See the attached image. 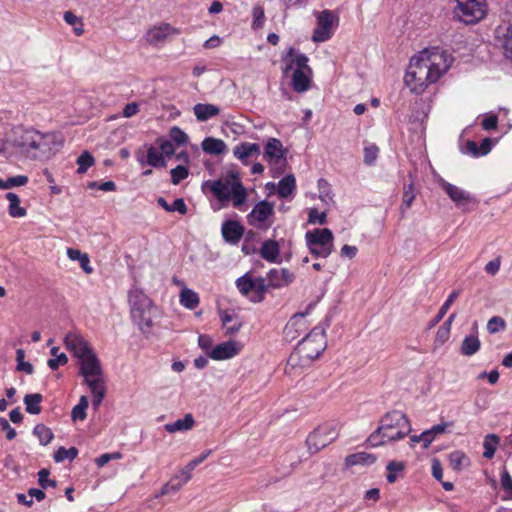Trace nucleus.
<instances>
[{"label":"nucleus","instance_id":"7","mask_svg":"<svg viewBox=\"0 0 512 512\" xmlns=\"http://www.w3.org/2000/svg\"><path fill=\"white\" fill-rule=\"evenodd\" d=\"M338 16L330 10L317 13V26L313 31L314 42H325L332 37L334 29L338 26Z\"/></svg>","mask_w":512,"mask_h":512},{"label":"nucleus","instance_id":"3","mask_svg":"<svg viewBox=\"0 0 512 512\" xmlns=\"http://www.w3.org/2000/svg\"><path fill=\"white\" fill-rule=\"evenodd\" d=\"M209 191L220 202L233 200V206H242L247 199V192L236 173L230 172L225 180H208L203 184V189Z\"/></svg>","mask_w":512,"mask_h":512},{"label":"nucleus","instance_id":"38","mask_svg":"<svg viewBox=\"0 0 512 512\" xmlns=\"http://www.w3.org/2000/svg\"><path fill=\"white\" fill-rule=\"evenodd\" d=\"M221 321L223 327L228 333H234L241 327V322L237 319V317L227 311L221 313Z\"/></svg>","mask_w":512,"mask_h":512},{"label":"nucleus","instance_id":"11","mask_svg":"<svg viewBox=\"0 0 512 512\" xmlns=\"http://www.w3.org/2000/svg\"><path fill=\"white\" fill-rule=\"evenodd\" d=\"M131 317L140 316V311L156 307L152 300L139 288L132 287L128 293Z\"/></svg>","mask_w":512,"mask_h":512},{"label":"nucleus","instance_id":"5","mask_svg":"<svg viewBox=\"0 0 512 512\" xmlns=\"http://www.w3.org/2000/svg\"><path fill=\"white\" fill-rule=\"evenodd\" d=\"M338 435L339 433L336 423H326L318 426L306 439L309 453L316 454L336 440Z\"/></svg>","mask_w":512,"mask_h":512},{"label":"nucleus","instance_id":"36","mask_svg":"<svg viewBox=\"0 0 512 512\" xmlns=\"http://www.w3.org/2000/svg\"><path fill=\"white\" fill-rule=\"evenodd\" d=\"M268 282L262 277L252 279V293L251 300L253 302H261L264 299V293L268 288Z\"/></svg>","mask_w":512,"mask_h":512},{"label":"nucleus","instance_id":"62","mask_svg":"<svg viewBox=\"0 0 512 512\" xmlns=\"http://www.w3.org/2000/svg\"><path fill=\"white\" fill-rule=\"evenodd\" d=\"M501 486L512 499V477L506 469L501 474Z\"/></svg>","mask_w":512,"mask_h":512},{"label":"nucleus","instance_id":"24","mask_svg":"<svg viewBox=\"0 0 512 512\" xmlns=\"http://www.w3.org/2000/svg\"><path fill=\"white\" fill-rule=\"evenodd\" d=\"M202 150L211 155H221L227 150V145L222 139L207 137L201 143Z\"/></svg>","mask_w":512,"mask_h":512},{"label":"nucleus","instance_id":"13","mask_svg":"<svg viewBox=\"0 0 512 512\" xmlns=\"http://www.w3.org/2000/svg\"><path fill=\"white\" fill-rule=\"evenodd\" d=\"M321 354H289L287 359L286 373H301L308 368L315 360L320 358Z\"/></svg>","mask_w":512,"mask_h":512},{"label":"nucleus","instance_id":"14","mask_svg":"<svg viewBox=\"0 0 512 512\" xmlns=\"http://www.w3.org/2000/svg\"><path fill=\"white\" fill-rule=\"evenodd\" d=\"M212 338L208 335L198 337V345L204 352H238L242 349L239 342L229 340L212 347Z\"/></svg>","mask_w":512,"mask_h":512},{"label":"nucleus","instance_id":"42","mask_svg":"<svg viewBox=\"0 0 512 512\" xmlns=\"http://www.w3.org/2000/svg\"><path fill=\"white\" fill-rule=\"evenodd\" d=\"M498 442H499V437L497 435H495V434H488L485 437V440H484V443H483V447H484L483 456H484V458L491 459V458L494 457V454H495Z\"/></svg>","mask_w":512,"mask_h":512},{"label":"nucleus","instance_id":"25","mask_svg":"<svg viewBox=\"0 0 512 512\" xmlns=\"http://www.w3.org/2000/svg\"><path fill=\"white\" fill-rule=\"evenodd\" d=\"M456 318V313H452L447 320L438 328L436 337L434 340L435 348H440L450 338L451 325Z\"/></svg>","mask_w":512,"mask_h":512},{"label":"nucleus","instance_id":"55","mask_svg":"<svg viewBox=\"0 0 512 512\" xmlns=\"http://www.w3.org/2000/svg\"><path fill=\"white\" fill-rule=\"evenodd\" d=\"M452 425L451 423L443 422L437 425L432 426L430 429L425 430L424 432H428L429 436L426 439L429 441V445L433 442L435 437L439 434H442L446 431L448 426Z\"/></svg>","mask_w":512,"mask_h":512},{"label":"nucleus","instance_id":"33","mask_svg":"<svg viewBox=\"0 0 512 512\" xmlns=\"http://www.w3.org/2000/svg\"><path fill=\"white\" fill-rule=\"evenodd\" d=\"M460 291L454 290L451 292V294L448 296L446 301L442 304L440 307L438 313L435 315V317L430 321L429 327H433L436 324H438L445 316V314L450 309L451 305L455 302V300L459 297Z\"/></svg>","mask_w":512,"mask_h":512},{"label":"nucleus","instance_id":"37","mask_svg":"<svg viewBox=\"0 0 512 512\" xmlns=\"http://www.w3.org/2000/svg\"><path fill=\"white\" fill-rule=\"evenodd\" d=\"M63 18L73 28V32L77 36H81L84 33V23L81 17L76 16L72 11H66Z\"/></svg>","mask_w":512,"mask_h":512},{"label":"nucleus","instance_id":"45","mask_svg":"<svg viewBox=\"0 0 512 512\" xmlns=\"http://www.w3.org/2000/svg\"><path fill=\"white\" fill-rule=\"evenodd\" d=\"M449 464L454 470H460L469 462L468 457L461 451H453L449 454Z\"/></svg>","mask_w":512,"mask_h":512},{"label":"nucleus","instance_id":"27","mask_svg":"<svg viewBox=\"0 0 512 512\" xmlns=\"http://www.w3.org/2000/svg\"><path fill=\"white\" fill-rule=\"evenodd\" d=\"M286 58H290L291 62L287 64L284 72L286 73L288 70L292 69V65L295 64L297 66L296 69L306 70L311 72V68L308 66V57L304 54H296L295 49L290 47L287 50Z\"/></svg>","mask_w":512,"mask_h":512},{"label":"nucleus","instance_id":"35","mask_svg":"<svg viewBox=\"0 0 512 512\" xmlns=\"http://www.w3.org/2000/svg\"><path fill=\"white\" fill-rule=\"evenodd\" d=\"M146 163L155 168H164L166 166L163 153H160L159 149L154 146H150L147 149Z\"/></svg>","mask_w":512,"mask_h":512},{"label":"nucleus","instance_id":"61","mask_svg":"<svg viewBox=\"0 0 512 512\" xmlns=\"http://www.w3.org/2000/svg\"><path fill=\"white\" fill-rule=\"evenodd\" d=\"M170 137L177 144H184L188 141L187 134L177 126L171 128Z\"/></svg>","mask_w":512,"mask_h":512},{"label":"nucleus","instance_id":"53","mask_svg":"<svg viewBox=\"0 0 512 512\" xmlns=\"http://www.w3.org/2000/svg\"><path fill=\"white\" fill-rule=\"evenodd\" d=\"M49 475L50 471L46 468L38 472V483L42 489H47L48 487L55 488L57 486V481L49 479Z\"/></svg>","mask_w":512,"mask_h":512},{"label":"nucleus","instance_id":"64","mask_svg":"<svg viewBox=\"0 0 512 512\" xmlns=\"http://www.w3.org/2000/svg\"><path fill=\"white\" fill-rule=\"evenodd\" d=\"M504 53L507 59L512 61V30H509L503 43Z\"/></svg>","mask_w":512,"mask_h":512},{"label":"nucleus","instance_id":"57","mask_svg":"<svg viewBox=\"0 0 512 512\" xmlns=\"http://www.w3.org/2000/svg\"><path fill=\"white\" fill-rule=\"evenodd\" d=\"M379 148L376 145H369L364 148V163L372 165L378 157Z\"/></svg>","mask_w":512,"mask_h":512},{"label":"nucleus","instance_id":"48","mask_svg":"<svg viewBox=\"0 0 512 512\" xmlns=\"http://www.w3.org/2000/svg\"><path fill=\"white\" fill-rule=\"evenodd\" d=\"M94 157L92 154L88 151H84L78 158H77V164L78 169L77 173L84 174L91 166L94 165Z\"/></svg>","mask_w":512,"mask_h":512},{"label":"nucleus","instance_id":"15","mask_svg":"<svg viewBox=\"0 0 512 512\" xmlns=\"http://www.w3.org/2000/svg\"><path fill=\"white\" fill-rule=\"evenodd\" d=\"M307 246H326L333 248V233L330 229H315L305 235Z\"/></svg>","mask_w":512,"mask_h":512},{"label":"nucleus","instance_id":"47","mask_svg":"<svg viewBox=\"0 0 512 512\" xmlns=\"http://www.w3.org/2000/svg\"><path fill=\"white\" fill-rule=\"evenodd\" d=\"M28 182V177L25 175H17L9 177L6 180L0 178V189H11L17 186H24Z\"/></svg>","mask_w":512,"mask_h":512},{"label":"nucleus","instance_id":"58","mask_svg":"<svg viewBox=\"0 0 512 512\" xmlns=\"http://www.w3.org/2000/svg\"><path fill=\"white\" fill-rule=\"evenodd\" d=\"M505 328V321L499 316L492 317L487 323V330L490 333H497Z\"/></svg>","mask_w":512,"mask_h":512},{"label":"nucleus","instance_id":"51","mask_svg":"<svg viewBox=\"0 0 512 512\" xmlns=\"http://www.w3.org/2000/svg\"><path fill=\"white\" fill-rule=\"evenodd\" d=\"M183 482H181V479L179 476H175L174 478L170 479L162 488L160 491V495H167L170 493H176L180 488L183 486Z\"/></svg>","mask_w":512,"mask_h":512},{"label":"nucleus","instance_id":"30","mask_svg":"<svg viewBox=\"0 0 512 512\" xmlns=\"http://www.w3.org/2000/svg\"><path fill=\"white\" fill-rule=\"evenodd\" d=\"M310 78L304 70L296 69L292 76V87L296 92H305L309 89Z\"/></svg>","mask_w":512,"mask_h":512},{"label":"nucleus","instance_id":"40","mask_svg":"<svg viewBox=\"0 0 512 512\" xmlns=\"http://www.w3.org/2000/svg\"><path fill=\"white\" fill-rule=\"evenodd\" d=\"M33 434L38 437L41 445H48L54 438L50 428L44 424H37L33 429Z\"/></svg>","mask_w":512,"mask_h":512},{"label":"nucleus","instance_id":"23","mask_svg":"<svg viewBox=\"0 0 512 512\" xmlns=\"http://www.w3.org/2000/svg\"><path fill=\"white\" fill-rule=\"evenodd\" d=\"M193 112L198 121L205 122L220 113V108L214 104L198 103L193 107Z\"/></svg>","mask_w":512,"mask_h":512},{"label":"nucleus","instance_id":"44","mask_svg":"<svg viewBox=\"0 0 512 512\" xmlns=\"http://www.w3.org/2000/svg\"><path fill=\"white\" fill-rule=\"evenodd\" d=\"M78 456V449L76 447H70L66 449L65 447H59L54 453V460L57 463L63 462L66 459L70 461L74 460Z\"/></svg>","mask_w":512,"mask_h":512},{"label":"nucleus","instance_id":"9","mask_svg":"<svg viewBox=\"0 0 512 512\" xmlns=\"http://www.w3.org/2000/svg\"><path fill=\"white\" fill-rule=\"evenodd\" d=\"M264 159L273 165L282 174L286 166V150L277 138H269L264 150Z\"/></svg>","mask_w":512,"mask_h":512},{"label":"nucleus","instance_id":"39","mask_svg":"<svg viewBox=\"0 0 512 512\" xmlns=\"http://www.w3.org/2000/svg\"><path fill=\"white\" fill-rule=\"evenodd\" d=\"M89 406L87 396H81L77 405H75L71 411V418L73 421L85 420L87 417L86 410Z\"/></svg>","mask_w":512,"mask_h":512},{"label":"nucleus","instance_id":"8","mask_svg":"<svg viewBox=\"0 0 512 512\" xmlns=\"http://www.w3.org/2000/svg\"><path fill=\"white\" fill-rule=\"evenodd\" d=\"M274 214V204L266 200L257 203L248 214V223L257 229L267 230L271 225Z\"/></svg>","mask_w":512,"mask_h":512},{"label":"nucleus","instance_id":"29","mask_svg":"<svg viewBox=\"0 0 512 512\" xmlns=\"http://www.w3.org/2000/svg\"><path fill=\"white\" fill-rule=\"evenodd\" d=\"M194 418L191 414H186L183 418L176 420L175 422L168 423L165 425V430L169 433H175L178 431H187L194 426Z\"/></svg>","mask_w":512,"mask_h":512},{"label":"nucleus","instance_id":"12","mask_svg":"<svg viewBox=\"0 0 512 512\" xmlns=\"http://www.w3.org/2000/svg\"><path fill=\"white\" fill-rule=\"evenodd\" d=\"M79 358V373L84 379L94 376H103V369L96 354H76Z\"/></svg>","mask_w":512,"mask_h":512},{"label":"nucleus","instance_id":"20","mask_svg":"<svg viewBox=\"0 0 512 512\" xmlns=\"http://www.w3.org/2000/svg\"><path fill=\"white\" fill-rule=\"evenodd\" d=\"M176 33V30L169 24H161L150 28L146 33V40L152 45L163 43L166 38Z\"/></svg>","mask_w":512,"mask_h":512},{"label":"nucleus","instance_id":"16","mask_svg":"<svg viewBox=\"0 0 512 512\" xmlns=\"http://www.w3.org/2000/svg\"><path fill=\"white\" fill-rule=\"evenodd\" d=\"M260 151L259 144L242 142L233 148V155L244 165H247L250 158H257L260 155Z\"/></svg>","mask_w":512,"mask_h":512},{"label":"nucleus","instance_id":"17","mask_svg":"<svg viewBox=\"0 0 512 512\" xmlns=\"http://www.w3.org/2000/svg\"><path fill=\"white\" fill-rule=\"evenodd\" d=\"M442 189L447 193L449 198L458 206L465 207L469 203L474 201V198L470 195V193L464 191L463 189L450 184L448 182H443L441 184Z\"/></svg>","mask_w":512,"mask_h":512},{"label":"nucleus","instance_id":"28","mask_svg":"<svg viewBox=\"0 0 512 512\" xmlns=\"http://www.w3.org/2000/svg\"><path fill=\"white\" fill-rule=\"evenodd\" d=\"M5 198L8 200V213L13 218H21L24 217L27 213L26 209L20 206V198L17 194L13 192H8L5 195Z\"/></svg>","mask_w":512,"mask_h":512},{"label":"nucleus","instance_id":"59","mask_svg":"<svg viewBox=\"0 0 512 512\" xmlns=\"http://www.w3.org/2000/svg\"><path fill=\"white\" fill-rule=\"evenodd\" d=\"M308 223L310 224H325L326 223V213L319 212L316 208H312L308 213Z\"/></svg>","mask_w":512,"mask_h":512},{"label":"nucleus","instance_id":"26","mask_svg":"<svg viewBox=\"0 0 512 512\" xmlns=\"http://www.w3.org/2000/svg\"><path fill=\"white\" fill-rule=\"evenodd\" d=\"M260 255L268 262H277L280 255V248L278 243L274 240H266L261 246Z\"/></svg>","mask_w":512,"mask_h":512},{"label":"nucleus","instance_id":"10","mask_svg":"<svg viewBox=\"0 0 512 512\" xmlns=\"http://www.w3.org/2000/svg\"><path fill=\"white\" fill-rule=\"evenodd\" d=\"M147 310L148 311H140V316L132 317V319L142 332L147 334L156 333L160 327V311L157 307H153Z\"/></svg>","mask_w":512,"mask_h":512},{"label":"nucleus","instance_id":"43","mask_svg":"<svg viewBox=\"0 0 512 512\" xmlns=\"http://www.w3.org/2000/svg\"><path fill=\"white\" fill-rule=\"evenodd\" d=\"M415 197L416 194L414 192V184L412 182L409 184H404L402 204L400 207L402 213L411 207Z\"/></svg>","mask_w":512,"mask_h":512},{"label":"nucleus","instance_id":"1","mask_svg":"<svg viewBox=\"0 0 512 512\" xmlns=\"http://www.w3.org/2000/svg\"><path fill=\"white\" fill-rule=\"evenodd\" d=\"M453 57L440 47L426 48L411 58L404 81L413 93L421 94L448 71Z\"/></svg>","mask_w":512,"mask_h":512},{"label":"nucleus","instance_id":"21","mask_svg":"<svg viewBox=\"0 0 512 512\" xmlns=\"http://www.w3.org/2000/svg\"><path fill=\"white\" fill-rule=\"evenodd\" d=\"M64 344L70 352H93L88 342L78 333L70 332L64 339Z\"/></svg>","mask_w":512,"mask_h":512},{"label":"nucleus","instance_id":"56","mask_svg":"<svg viewBox=\"0 0 512 512\" xmlns=\"http://www.w3.org/2000/svg\"><path fill=\"white\" fill-rule=\"evenodd\" d=\"M252 15H253L252 27L254 29L261 28L263 26L264 19H265L263 7L260 5L255 6L252 10Z\"/></svg>","mask_w":512,"mask_h":512},{"label":"nucleus","instance_id":"18","mask_svg":"<svg viewBox=\"0 0 512 512\" xmlns=\"http://www.w3.org/2000/svg\"><path fill=\"white\" fill-rule=\"evenodd\" d=\"M224 240L230 244H237L244 234V227L235 220H227L221 228Z\"/></svg>","mask_w":512,"mask_h":512},{"label":"nucleus","instance_id":"41","mask_svg":"<svg viewBox=\"0 0 512 512\" xmlns=\"http://www.w3.org/2000/svg\"><path fill=\"white\" fill-rule=\"evenodd\" d=\"M235 354H205L200 355L198 358L194 360V365L197 369H203L208 364L209 359H213L216 361L227 360L233 357Z\"/></svg>","mask_w":512,"mask_h":512},{"label":"nucleus","instance_id":"34","mask_svg":"<svg viewBox=\"0 0 512 512\" xmlns=\"http://www.w3.org/2000/svg\"><path fill=\"white\" fill-rule=\"evenodd\" d=\"M296 188L295 177L292 174H289L282 178L278 184V195L281 198H287L289 195L293 193Z\"/></svg>","mask_w":512,"mask_h":512},{"label":"nucleus","instance_id":"6","mask_svg":"<svg viewBox=\"0 0 512 512\" xmlns=\"http://www.w3.org/2000/svg\"><path fill=\"white\" fill-rule=\"evenodd\" d=\"M456 16L466 24H474L486 14L485 0H456Z\"/></svg>","mask_w":512,"mask_h":512},{"label":"nucleus","instance_id":"50","mask_svg":"<svg viewBox=\"0 0 512 512\" xmlns=\"http://www.w3.org/2000/svg\"><path fill=\"white\" fill-rule=\"evenodd\" d=\"M84 382L89 387L91 394L97 391H106L103 376L88 377V379H84Z\"/></svg>","mask_w":512,"mask_h":512},{"label":"nucleus","instance_id":"52","mask_svg":"<svg viewBox=\"0 0 512 512\" xmlns=\"http://www.w3.org/2000/svg\"><path fill=\"white\" fill-rule=\"evenodd\" d=\"M171 182L174 185H178L182 180L186 179L189 175L188 169L183 165H178L171 169Z\"/></svg>","mask_w":512,"mask_h":512},{"label":"nucleus","instance_id":"54","mask_svg":"<svg viewBox=\"0 0 512 512\" xmlns=\"http://www.w3.org/2000/svg\"><path fill=\"white\" fill-rule=\"evenodd\" d=\"M236 285L243 295L248 296L249 293H252V278H250L248 275H244L238 278Z\"/></svg>","mask_w":512,"mask_h":512},{"label":"nucleus","instance_id":"31","mask_svg":"<svg viewBox=\"0 0 512 512\" xmlns=\"http://www.w3.org/2000/svg\"><path fill=\"white\" fill-rule=\"evenodd\" d=\"M42 400L43 396L40 393L26 394L23 399L26 412L32 415L40 414Z\"/></svg>","mask_w":512,"mask_h":512},{"label":"nucleus","instance_id":"4","mask_svg":"<svg viewBox=\"0 0 512 512\" xmlns=\"http://www.w3.org/2000/svg\"><path fill=\"white\" fill-rule=\"evenodd\" d=\"M379 431H383L387 441H397L405 438L412 431V426L405 413L393 410L381 417Z\"/></svg>","mask_w":512,"mask_h":512},{"label":"nucleus","instance_id":"46","mask_svg":"<svg viewBox=\"0 0 512 512\" xmlns=\"http://www.w3.org/2000/svg\"><path fill=\"white\" fill-rule=\"evenodd\" d=\"M386 469L388 471L386 476L388 483H394L397 480L396 472L403 471L405 469V463L403 461L392 460L387 464Z\"/></svg>","mask_w":512,"mask_h":512},{"label":"nucleus","instance_id":"2","mask_svg":"<svg viewBox=\"0 0 512 512\" xmlns=\"http://www.w3.org/2000/svg\"><path fill=\"white\" fill-rule=\"evenodd\" d=\"M7 141L30 159L49 158L54 153L57 143L55 134L41 133L34 128L21 125L12 128Z\"/></svg>","mask_w":512,"mask_h":512},{"label":"nucleus","instance_id":"60","mask_svg":"<svg viewBox=\"0 0 512 512\" xmlns=\"http://www.w3.org/2000/svg\"><path fill=\"white\" fill-rule=\"evenodd\" d=\"M268 286L271 288H282L283 283L280 274L278 273V269H271L267 276Z\"/></svg>","mask_w":512,"mask_h":512},{"label":"nucleus","instance_id":"19","mask_svg":"<svg viewBox=\"0 0 512 512\" xmlns=\"http://www.w3.org/2000/svg\"><path fill=\"white\" fill-rule=\"evenodd\" d=\"M304 345L303 349L310 350L312 352H324L327 348L325 336L322 331H311L299 345Z\"/></svg>","mask_w":512,"mask_h":512},{"label":"nucleus","instance_id":"22","mask_svg":"<svg viewBox=\"0 0 512 512\" xmlns=\"http://www.w3.org/2000/svg\"><path fill=\"white\" fill-rule=\"evenodd\" d=\"M376 459L377 458L374 454L361 451V452L353 453V454L346 456L345 466L346 467H352V466H356V465L370 466L373 463H375Z\"/></svg>","mask_w":512,"mask_h":512},{"label":"nucleus","instance_id":"32","mask_svg":"<svg viewBox=\"0 0 512 512\" xmlns=\"http://www.w3.org/2000/svg\"><path fill=\"white\" fill-rule=\"evenodd\" d=\"M179 300L182 306L190 310L195 309L200 302L198 294L186 287L180 291Z\"/></svg>","mask_w":512,"mask_h":512},{"label":"nucleus","instance_id":"63","mask_svg":"<svg viewBox=\"0 0 512 512\" xmlns=\"http://www.w3.org/2000/svg\"><path fill=\"white\" fill-rule=\"evenodd\" d=\"M369 444L373 447L380 446L386 443L387 439L383 436V431H379V427L369 436Z\"/></svg>","mask_w":512,"mask_h":512},{"label":"nucleus","instance_id":"49","mask_svg":"<svg viewBox=\"0 0 512 512\" xmlns=\"http://www.w3.org/2000/svg\"><path fill=\"white\" fill-rule=\"evenodd\" d=\"M480 348V341L475 335H468L462 342L461 352H477Z\"/></svg>","mask_w":512,"mask_h":512}]
</instances>
